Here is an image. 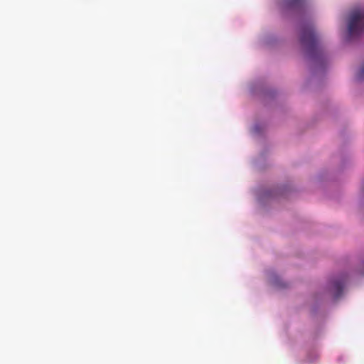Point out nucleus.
Returning <instances> with one entry per match:
<instances>
[{"label": "nucleus", "instance_id": "1", "mask_svg": "<svg viewBox=\"0 0 364 364\" xmlns=\"http://www.w3.org/2000/svg\"><path fill=\"white\" fill-rule=\"evenodd\" d=\"M308 25L304 24V26L301 28L300 41L301 45L307 50L309 55L317 60L321 53L318 39L314 30Z\"/></svg>", "mask_w": 364, "mask_h": 364}, {"label": "nucleus", "instance_id": "2", "mask_svg": "<svg viewBox=\"0 0 364 364\" xmlns=\"http://www.w3.org/2000/svg\"><path fill=\"white\" fill-rule=\"evenodd\" d=\"M308 6V0H279L277 2L278 10L282 16L301 14Z\"/></svg>", "mask_w": 364, "mask_h": 364}, {"label": "nucleus", "instance_id": "3", "mask_svg": "<svg viewBox=\"0 0 364 364\" xmlns=\"http://www.w3.org/2000/svg\"><path fill=\"white\" fill-rule=\"evenodd\" d=\"M364 33V24H348L346 33V40L350 41Z\"/></svg>", "mask_w": 364, "mask_h": 364}, {"label": "nucleus", "instance_id": "4", "mask_svg": "<svg viewBox=\"0 0 364 364\" xmlns=\"http://www.w3.org/2000/svg\"><path fill=\"white\" fill-rule=\"evenodd\" d=\"M364 9H357L352 11L349 15L348 23H363Z\"/></svg>", "mask_w": 364, "mask_h": 364}, {"label": "nucleus", "instance_id": "5", "mask_svg": "<svg viewBox=\"0 0 364 364\" xmlns=\"http://www.w3.org/2000/svg\"><path fill=\"white\" fill-rule=\"evenodd\" d=\"M344 287V282L341 280H335L333 282V289L334 291V297L339 298L343 292Z\"/></svg>", "mask_w": 364, "mask_h": 364}, {"label": "nucleus", "instance_id": "6", "mask_svg": "<svg viewBox=\"0 0 364 364\" xmlns=\"http://www.w3.org/2000/svg\"><path fill=\"white\" fill-rule=\"evenodd\" d=\"M363 76H364V65L362 66L360 71L358 73V74L356 75V79L358 80H362L363 78Z\"/></svg>", "mask_w": 364, "mask_h": 364}]
</instances>
